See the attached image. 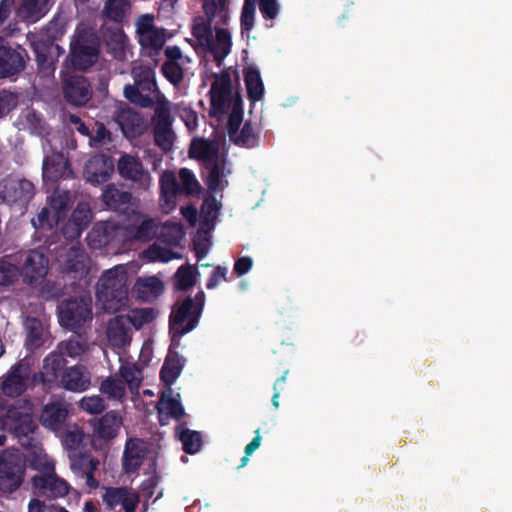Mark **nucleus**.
I'll return each instance as SVG.
<instances>
[{
  "label": "nucleus",
  "instance_id": "nucleus-1",
  "mask_svg": "<svg viewBox=\"0 0 512 512\" xmlns=\"http://www.w3.org/2000/svg\"><path fill=\"white\" fill-rule=\"evenodd\" d=\"M230 71L214 76L210 89V116L225 124L229 135L237 144H247L253 136L252 127L246 123L239 135H235L241 120V99L233 89Z\"/></svg>",
  "mask_w": 512,
  "mask_h": 512
},
{
  "label": "nucleus",
  "instance_id": "nucleus-2",
  "mask_svg": "<svg viewBox=\"0 0 512 512\" xmlns=\"http://www.w3.org/2000/svg\"><path fill=\"white\" fill-rule=\"evenodd\" d=\"M32 415L31 403L18 402L8 410L3 425L18 438L23 447L28 449L26 457L31 466L41 473L39 476L50 475L54 471V463L34 437L36 425Z\"/></svg>",
  "mask_w": 512,
  "mask_h": 512
},
{
  "label": "nucleus",
  "instance_id": "nucleus-3",
  "mask_svg": "<svg viewBox=\"0 0 512 512\" xmlns=\"http://www.w3.org/2000/svg\"><path fill=\"white\" fill-rule=\"evenodd\" d=\"M128 282V271L124 265L104 271L96 284L98 306L109 313L125 308L129 303Z\"/></svg>",
  "mask_w": 512,
  "mask_h": 512
},
{
  "label": "nucleus",
  "instance_id": "nucleus-4",
  "mask_svg": "<svg viewBox=\"0 0 512 512\" xmlns=\"http://www.w3.org/2000/svg\"><path fill=\"white\" fill-rule=\"evenodd\" d=\"M210 25V20L198 17L193 22L192 34L198 45L211 53L220 63L231 51V33L225 28H216L213 33Z\"/></svg>",
  "mask_w": 512,
  "mask_h": 512
},
{
  "label": "nucleus",
  "instance_id": "nucleus-5",
  "mask_svg": "<svg viewBox=\"0 0 512 512\" xmlns=\"http://www.w3.org/2000/svg\"><path fill=\"white\" fill-rule=\"evenodd\" d=\"M25 463L22 455L15 450H6L0 454V490L11 493L23 482Z\"/></svg>",
  "mask_w": 512,
  "mask_h": 512
},
{
  "label": "nucleus",
  "instance_id": "nucleus-6",
  "mask_svg": "<svg viewBox=\"0 0 512 512\" xmlns=\"http://www.w3.org/2000/svg\"><path fill=\"white\" fill-rule=\"evenodd\" d=\"M204 293L199 292L194 299L187 298L176 306L171 314V330L174 334L183 335L196 326L204 304Z\"/></svg>",
  "mask_w": 512,
  "mask_h": 512
},
{
  "label": "nucleus",
  "instance_id": "nucleus-7",
  "mask_svg": "<svg viewBox=\"0 0 512 512\" xmlns=\"http://www.w3.org/2000/svg\"><path fill=\"white\" fill-rule=\"evenodd\" d=\"M73 201L74 196L69 191L56 189L52 195L48 197L47 206L38 214L37 219L32 220L33 225L35 227L47 226L48 228H52L65 217Z\"/></svg>",
  "mask_w": 512,
  "mask_h": 512
},
{
  "label": "nucleus",
  "instance_id": "nucleus-8",
  "mask_svg": "<svg viewBox=\"0 0 512 512\" xmlns=\"http://www.w3.org/2000/svg\"><path fill=\"white\" fill-rule=\"evenodd\" d=\"M170 112V102L163 94H158L154 116V137L155 143L164 151H170L175 141Z\"/></svg>",
  "mask_w": 512,
  "mask_h": 512
},
{
  "label": "nucleus",
  "instance_id": "nucleus-9",
  "mask_svg": "<svg viewBox=\"0 0 512 512\" xmlns=\"http://www.w3.org/2000/svg\"><path fill=\"white\" fill-rule=\"evenodd\" d=\"M136 37L143 50L149 55H156L166 41L165 30L156 27L154 15L143 14L135 21Z\"/></svg>",
  "mask_w": 512,
  "mask_h": 512
},
{
  "label": "nucleus",
  "instance_id": "nucleus-10",
  "mask_svg": "<svg viewBox=\"0 0 512 512\" xmlns=\"http://www.w3.org/2000/svg\"><path fill=\"white\" fill-rule=\"evenodd\" d=\"M34 196L33 184L20 178H9L0 182V198L12 208L23 213Z\"/></svg>",
  "mask_w": 512,
  "mask_h": 512
},
{
  "label": "nucleus",
  "instance_id": "nucleus-11",
  "mask_svg": "<svg viewBox=\"0 0 512 512\" xmlns=\"http://www.w3.org/2000/svg\"><path fill=\"white\" fill-rule=\"evenodd\" d=\"M98 58V45L93 35H79L71 46L70 64L78 70H86Z\"/></svg>",
  "mask_w": 512,
  "mask_h": 512
},
{
  "label": "nucleus",
  "instance_id": "nucleus-12",
  "mask_svg": "<svg viewBox=\"0 0 512 512\" xmlns=\"http://www.w3.org/2000/svg\"><path fill=\"white\" fill-rule=\"evenodd\" d=\"M91 318L90 300H69L62 302L59 307V321L62 326L76 330Z\"/></svg>",
  "mask_w": 512,
  "mask_h": 512
},
{
  "label": "nucleus",
  "instance_id": "nucleus-13",
  "mask_svg": "<svg viewBox=\"0 0 512 512\" xmlns=\"http://www.w3.org/2000/svg\"><path fill=\"white\" fill-rule=\"evenodd\" d=\"M117 169L121 177L132 181L138 188L148 190L151 187V174L138 158L128 154L121 156Z\"/></svg>",
  "mask_w": 512,
  "mask_h": 512
},
{
  "label": "nucleus",
  "instance_id": "nucleus-14",
  "mask_svg": "<svg viewBox=\"0 0 512 512\" xmlns=\"http://www.w3.org/2000/svg\"><path fill=\"white\" fill-rule=\"evenodd\" d=\"M32 370L30 364L22 361L11 368L2 381V391L9 397L23 393L31 383Z\"/></svg>",
  "mask_w": 512,
  "mask_h": 512
},
{
  "label": "nucleus",
  "instance_id": "nucleus-15",
  "mask_svg": "<svg viewBox=\"0 0 512 512\" xmlns=\"http://www.w3.org/2000/svg\"><path fill=\"white\" fill-rule=\"evenodd\" d=\"M102 501L111 509L120 505L125 512H135L140 502V496L131 487H105Z\"/></svg>",
  "mask_w": 512,
  "mask_h": 512
},
{
  "label": "nucleus",
  "instance_id": "nucleus-16",
  "mask_svg": "<svg viewBox=\"0 0 512 512\" xmlns=\"http://www.w3.org/2000/svg\"><path fill=\"white\" fill-rule=\"evenodd\" d=\"M22 275L26 282L36 283L43 279L48 271V260L39 250H31L20 255Z\"/></svg>",
  "mask_w": 512,
  "mask_h": 512
},
{
  "label": "nucleus",
  "instance_id": "nucleus-17",
  "mask_svg": "<svg viewBox=\"0 0 512 512\" xmlns=\"http://www.w3.org/2000/svg\"><path fill=\"white\" fill-rule=\"evenodd\" d=\"M114 117L122 133L128 138L139 136L146 129L143 118L125 103L117 104Z\"/></svg>",
  "mask_w": 512,
  "mask_h": 512
},
{
  "label": "nucleus",
  "instance_id": "nucleus-18",
  "mask_svg": "<svg viewBox=\"0 0 512 512\" xmlns=\"http://www.w3.org/2000/svg\"><path fill=\"white\" fill-rule=\"evenodd\" d=\"M113 172V160L105 155H96L86 162L83 175L87 182L98 185L106 182Z\"/></svg>",
  "mask_w": 512,
  "mask_h": 512
},
{
  "label": "nucleus",
  "instance_id": "nucleus-19",
  "mask_svg": "<svg viewBox=\"0 0 512 512\" xmlns=\"http://www.w3.org/2000/svg\"><path fill=\"white\" fill-rule=\"evenodd\" d=\"M167 57L166 62L162 66L165 77L174 85L183 79V72L190 64V59L184 56L177 46H168L165 49Z\"/></svg>",
  "mask_w": 512,
  "mask_h": 512
},
{
  "label": "nucleus",
  "instance_id": "nucleus-20",
  "mask_svg": "<svg viewBox=\"0 0 512 512\" xmlns=\"http://www.w3.org/2000/svg\"><path fill=\"white\" fill-rule=\"evenodd\" d=\"M63 82L64 96L71 104L81 106L89 101L90 87L82 76L65 75Z\"/></svg>",
  "mask_w": 512,
  "mask_h": 512
},
{
  "label": "nucleus",
  "instance_id": "nucleus-21",
  "mask_svg": "<svg viewBox=\"0 0 512 512\" xmlns=\"http://www.w3.org/2000/svg\"><path fill=\"white\" fill-rule=\"evenodd\" d=\"M68 407L69 405L62 400L47 403L40 414V423L52 431H60L68 416Z\"/></svg>",
  "mask_w": 512,
  "mask_h": 512
},
{
  "label": "nucleus",
  "instance_id": "nucleus-22",
  "mask_svg": "<svg viewBox=\"0 0 512 512\" xmlns=\"http://www.w3.org/2000/svg\"><path fill=\"white\" fill-rule=\"evenodd\" d=\"M32 482L34 492L39 496L57 498L63 497L69 491L68 484L54 473L46 476H34Z\"/></svg>",
  "mask_w": 512,
  "mask_h": 512
},
{
  "label": "nucleus",
  "instance_id": "nucleus-23",
  "mask_svg": "<svg viewBox=\"0 0 512 512\" xmlns=\"http://www.w3.org/2000/svg\"><path fill=\"white\" fill-rule=\"evenodd\" d=\"M164 291V283L158 276H142L136 279L132 294L143 301H152Z\"/></svg>",
  "mask_w": 512,
  "mask_h": 512
},
{
  "label": "nucleus",
  "instance_id": "nucleus-24",
  "mask_svg": "<svg viewBox=\"0 0 512 512\" xmlns=\"http://www.w3.org/2000/svg\"><path fill=\"white\" fill-rule=\"evenodd\" d=\"M148 452L146 442L138 439L127 441L123 453V468L126 473L136 471L142 464Z\"/></svg>",
  "mask_w": 512,
  "mask_h": 512
},
{
  "label": "nucleus",
  "instance_id": "nucleus-25",
  "mask_svg": "<svg viewBox=\"0 0 512 512\" xmlns=\"http://www.w3.org/2000/svg\"><path fill=\"white\" fill-rule=\"evenodd\" d=\"M123 315L109 320L106 329L108 342L114 347H124L131 340V328Z\"/></svg>",
  "mask_w": 512,
  "mask_h": 512
},
{
  "label": "nucleus",
  "instance_id": "nucleus-26",
  "mask_svg": "<svg viewBox=\"0 0 512 512\" xmlns=\"http://www.w3.org/2000/svg\"><path fill=\"white\" fill-rule=\"evenodd\" d=\"M60 383L67 390L81 392L90 386V374L86 368L74 366L63 373Z\"/></svg>",
  "mask_w": 512,
  "mask_h": 512
},
{
  "label": "nucleus",
  "instance_id": "nucleus-27",
  "mask_svg": "<svg viewBox=\"0 0 512 512\" xmlns=\"http://www.w3.org/2000/svg\"><path fill=\"white\" fill-rule=\"evenodd\" d=\"M161 186V207L164 212H170L176 205V195L181 187L176 181L175 175L165 171L160 178Z\"/></svg>",
  "mask_w": 512,
  "mask_h": 512
},
{
  "label": "nucleus",
  "instance_id": "nucleus-28",
  "mask_svg": "<svg viewBox=\"0 0 512 512\" xmlns=\"http://www.w3.org/2000/svg\"><path fill=\"white\" fill-rule=\"evenodd\" d=\"M24 68V59L20 52L0 47V78L20 72Z\"/></svg>",
  "mask_w": 512,
  "mask_h": 512
},
{
  "label": "nucleus",
  "instance_id": "nucleus-29",
  "mask_svg": "<svg viewBox=\"0 0 512 512\" xmlns=\"http://www.w3.org/2000/svg\"><path fill=\"white\" fill-rule=\"evenodd\" d=\"M51 0H21L18 16L27 22L34 23L42 18L50 8Z\"/></svg>",
  "mask_w": 512,
  "mask_h": 512
},
{
  "label": "nucleus",
  "instance_id": "nucleus-30",
  "mask_svg": "<svg viewBox=\"0 0 512 512\" xmlns=\"http://www.w3.org/2000/svg\"><path fill=\"white\" fill-rule=\"evenodd\" d=\"M122 424V417L117 412L110 411L99 419L95 432L100 438L110 440L118 435Z\"/></svg>",
  "mask_w": 512,
  "mask_h": 512
},
{
  "label": "nucleus",
  "instance_id": "nucleus-31",
  "mask_svg": "<svg viewBox=\"0 0 512 512\" xmlns=\"http://www.w3.org/2000/svg\"><path fill=\"white\" fill-rule=\"evenodd\" d=\"M157 408L160 421L163 424L168 416L178 419L184 415V409L179 400L176 397H172V389L170 387L162 393Z\"/></svg>",
  "mask_w": 512,
  "mask_h": 512
},
{
  "label": "nucleus",
  "instance_id": "nucleus-32",
  "mask_svg": "<svg viewBox=\"0 0 512 512\" xmlns=\"http://www.w3.org/2000/svg\"><path fill=\"white\" fill-rule=\"evenodd\" d=\"M65 365L62 354L51 353L43 361V367L40 372V379L43 383L51 385L57 382L58 373Z\"/></svg>",
  "mask_w": 512,
  "mask_h": 512
},
{
  "label": "nucleus",
  "instance_id": "nucleus-33",
  "mask_svg": "<svg viewBox=\"0 0 512 512\" xmlns=\"http://www.w3.org/2000/svg\"><path fill=\"white\" fill-rule=\"evenodd\" d=\"M190 156L193 158L207 161L209 164L219 160L218 144L206 139H195L190 146Z\"/></svg>",
  "mask_w": 512,
  "mask_h": 512
},
{
  "label": "nucleus",
  "instance_id": "nucleus-34",
  "mask_svg": "<svg viewBox=\"0 0 512 512\" xmlns=\"http://www.w3.org/2000/svg\"><path fill=\"white\" fill-rule=\"evenodd\" d=\"M68 162L62 154L54 153L43 162V177L55 181L66 175Z\"/></svg>",
  "mask_w": 512,
  "mask_h": 512
},
{
  "label": "nucleus",
  "instance_id": "nucleus-35",
  "mask_svg": "<svg viewBox=\"0 0 512 512\" xmlns=\"http://www.w3.org/2000/svg\"><path fill=\"white\" fill-rule=\"evenodd\" d=\"M63 265L66 270L82 277L88 273L89 259L81 249L72 246L67 257L63 260Z\"/></svg>",
  "mask_w": 512,
  "mask_h": 512
},
{
  "label": "nucleus",
  "instance_id": "nucleus-36",
  "mask_svg": "<svg viewBox=\"0 0 512 512\" xmlns=\"http://www.w3.org/2000/svg\"><path fill=\"white\" fill-rule=\"evenodd\" d=\"M132 75L136 85L141 88L142 91L155 92V96L161 94L157 89L155 72L150 67L135 65L132 68Z\"/></svg>",
  "mask_w": 512,
  "mask_h": 512
},
{
  "label": "nucleus",
  "instance_id": "nucleus-37",
  "mask_svg": "<svg viewBox=\"0 0 512 512\" xmlns=\"http://www.w3.org/2000/svg\"><path fill=\"white\" fill-rule=\"evenodd\" d=\"M92 219L90 206L85 202H80L72 213L71 232H67L69 237L79 236L84 228L88 226Z\"/></svg>",
  "mask_w": 512,
  "mask_h": 512
},
{
  "label": "nucleus",
  "instance_id": "nucleus-38",
  "mask_svg": "<svg viewBox=\"0 0 512 512\" xmlns=\"http://www.w3.org/2000/svg\"><path fill=\"white\" fill-rule=\"evenodd\" d=\"M256 0H244L241 11L240 23L242 36L251 38V32L255 25Z\"/></svg>",
  "mask_w": 512,
  "mask_h": 512
},
{
  "label": "nucleus",
  "instance_id": "nucleus-39",
  "mask_svg": "<svg viewBox=\"0 0 512 512\" xmlns=\"http://www.w3.org/2000/svg\"><path fill=\"white\" fill-rule=\"evenodd\" d=\"M227 173L222 160L209 164L208 185L211 190H221L227 185Z\"/></svg>",
  "mask_w": 512,
  "mask_h": 512
},
{
  "label": "nucleus",
  "instance_id": "nucleus-40",
  "mask_svg": "<svg viewBox=\"0 0 512 512\" xmlns=\"http://www.w3.org/2000/svg\"><path fill=\"white\" fill-rule=\"evenodd\" d=\"M182 371V363L177 355H169L161 370V379L167 386H171Z\"/></svg>",
  "mask_w": 512,
  "mask_h": 512
},
{
  "label": "nucleus",
  "instance_id": "nucleus-41",
  "mask_svg": "<svg viewBox=\"0 0 512 512\" xmlns=\"http://www.w3.org/2000/svg\"><path fill=\"white\" fill-rule=\"evenodd\" d=\"M157 316V312L153 308H141L131 310L124 316L127 324L132 325L135 329H140L146 324L151 323Z\"/></svg>",
  "mask_w": 512,
  "mask_h": 512
},
{
  "label": "nucleus",
  "instance_id": "nucleus-42",
  "mask_svg": "<svg viewBox=\"0 0 512 512\" xmlns=\"http://www.w3.org/2000/svg\"><path fill=\"white\" fill-rule=\"evenodd\" d=\"M27 345L30 348H38L44 342L46 331L42 323L36 319H28L26 322Z\"/></svg>",
  "mask_w": 512,
  "mask_h": 512
},
{
  "label": "nucleus",
  "instance_id": "nucleus-43",
  "mask_svg": "<svg viewBox=\"0 0 512 512\" xmlns=\"http://www.w3.org/2000/svg\"><path fill=\"white\" fill-rule=\"evenodd\" d=\"M121 378L127 383L132 393L136 392L143 379L141 370L134 364L126 363L121 365L119 370Z\"/></svg>",
  "mask_w": 512,
  "mask_h": 512
},
{
  "label": "nucleus",
  "instance_id": "nucleus-44",
  "mask_svg": "<svg viewBox=\"0 0 512 512\" xmlns=\"http://www.w3.org/2000/svg\"><path fill=\"white\" fill-rule=\"evenodd\" d=\"M101 393L110 399L121 400L125 395V386L121 379L108 377L99 386Z\"/></svg>",
  "mask_w": 512,
  "mask_h": 512
},
{
  "label": "nucleus",
  "instance_id": "nucleus-45",
  "mask_svg": "<svg viewBox=\"0 0 512 512\" xmlns=\"http://www.w3.org/2000/svg\"><path fill=\"white\" fill-rule=\"evenodd\" d=\"M103 201L108 207L117 208L131 199L128 192L119 190L115 185H108L102 194Z\"/></svg>",
  "mask_w": 512,
  "mask_h": 512
},
{
  "label": "nucleus",
  "instance_id": "nucleus-46",
  "mask_svg": "<svg viewBox=\"0 0 512 512\" xmlns=\"http://www.w3.org/2000/svg\"><path fill=\"white\" fill-rule=\"evenodd\" d=\"M177 435L183 444V449L190 454L196 453L201 446V436L196 431L183 427L177 429Z\"/></svg>",
  "mask_w": 512,
  "mask_h": 512
},
{
  "label": "nucleus",
  "instance_id": "nucleus-47",
  "mask_svg": "<svg viewBox=\"0 0 512 512\" xmlns=\"http://www.w3.org/2000/svg\"><path fill=\"white\" fill-rule=\"evenodd\" d=\"M143 257L148 261L168 262L178 255L165 246L154 244L143 252Z\"/></svg>",
  "mask_w": 512,
  "mask_h": 512
},
{
  "label": "nucleus",
  "instance_id": "nucleus-48",
  "mask_svg": "<svg viewBox=\"0 0 512 512\" xmlns=\"http://www.w3.org/2000/svg\"><path fill=\"white\" fill-rule=\"evenodd\" d=\"M112 225L109 223H98L94 226L88 235L90 245L98 247L104 245L110 240V230Z\"/></svg>",
  "mask_w": 512,
  "mask_h": 512
},
{
  "label": "nucleus",
  "instance_id": "nucleus-49",
  "mask_svg": "<svg viewBox=\"0 0 512 512\" xmlns=\"http://www.w3.org/2000/svg\"><path fill=\"white\" fill-rule=\"evenodd\" d=\"M141 88H136L132 85L124 87V96L132 103L139 105L144 108L151 107L154 103L156 104V96L154 98L142 94Z\"/></svg>",
  "mask_w": 512,
  "mask_h": 512
},
{
  "label": "nucleus",
  "instance_id": "nucleus-50",
  "mask_svg": "<svg viewBox=\"0 0 512 512\" xmlns=\"http://www.w3.org/2000/svg\"><path fill=\"white\" fill-rule=\"evenodd\" d=\"M78 406L81 410L89 414H100L106 408L103 398L99 395L83 397L79 401Z\"/></svg>",
  "mask_w": 512,
  "mask_h": 512
},
{
  "label": "nucleus",
  "instance_id": "nucleus-51",
  "mask_svg": "<svg viewBox=\"0 0 512 512\" xmlns=\"http://www.w3.org/2000/svg\"><path fill=\"white\" fill-rule=\"evenodd\" d=\"M128 3L126 0H107L104 13L107 18L119 21L127 11Z\"/></svg>",
  "mask_w": 512,
  "mask_h": 512
},
{
  "label": "nucleus",
  "instance_id": "nucleus-52",
  "mask_svg": "<svg viewBox=\"0 0 512 512\" xmlns=\"http://www.w3.org/2000/svg\"><path fill=\"white\" fill-rule=\"evenodd\" d=\"M161 237L171 245H177L184 236L182 227L177 223H166L162 226Z\"/></svg>",
  "mask_w": 512,
  "mask_h": 512
},
{
  "label": "nucleus",
  "instance_id": "nucleus-53",
  "mask_svg": "<svg viewBox=\"0 0 512 512\" xmlns=\"http://www.w3.org/2000/svg\"><path fill=\"white\" fill-rule=\"evenodd\" d=\"M18 276V269L10 258L0 261V284L12 283Z\"/></svg>",
  "mask_w": 512,
  "mask_h": 512
},
{
  "label": "nucleus",
  "instance_id": "nucleus-54",
  "mask_svg": "<svg viewBox=\"0 0 512 512\" xmlns=\"http://www.w3.org/2000/svg\"><path fill=\"white\" fill-rule=\"evenodd\" d=\"M176 286L179 289L185 290L194 285L195 283V272L190 266H181L176 275Z\"/></svg>",
  "mask_w": 512,
  "mask_h": 512
},
{
  "label": "nucleus",
  "instance_id": "nucleus-55",
  "mask_svg": "<svg viewBox=\"0 0 512 512\" xmlns=\"http://www.w3.org/2000/svg\"><path fill=\"white\" fill-rule=\"evenodd\" d=\"M258 9L265 20H274L280 12L278 0H258Z\"/></svg>",
  "mask_w": 512,
  "mask_h": 512
},
{
  "label": "nucleus",
  "instance_id": "nucleus-56",
  "mask_svg": "<svg viewBox=\"0 0 512 512\" xmlns=\"http://www.w3.org/2000/svg\"><path fill=\"white\" fill-rule=\"evenodd\" d=\"M179 177L182 183V189L189 194L197 193L200 185L195 176L187 168H182L179 172Z\"/></svg>",
  "mask_w": 512,
  "mask_h": 512
},
{
  "label": "nucleus",
  "instance_id": "nucleus-57",
  "mask_svg": "<svg viewBox=\"0 0 512 512\" xmlns=\"http://www.w3.org/2000/svg\"><path fill=\"white\" fill-rule=\"evenodd\" d=\"M88 350V344L80 336H74L66 343V351L70 357H79Z\"/></svg>",
  "mask_w": 512,
  "mask_h": 512
},
{
  "label": "nucleus",
  "instance_id": "nucleus-58",
  "mask_svg": "<svg viewBox=\"0 0 512 512\" xmlns=\"http://www.w3.org/2000/svg\"><path fill=\"white\" fill-rule=\"evenodd\" d=\"M84 438V433L77 425H68L65 430L64 442L69 447L78 446Z\"/></svg>",
  "mask_w": 512,
  "mask_h": 512
},
{
  "label": "nucleus",
  "instance_id": "nucleus-59",
  "mask_svg": "<svg viewBox=\"0 0 512 512\" xmlns=\"http://www.w3.org/2000/svg\"><path fill=\"white\" fill-rule=\"evenodd\" d=\"M90 142L95 144H106L111 141L110 132L101 123H96L90 133Z\"/></svg>",
  "mask_w": 512,
  "mask_h": 512
},
{
  "label": "nucleus",
  "instance_id": "nucleus-60",
  "mask_svg": "<svg viewBox=\"0 0 512 512\" xmlns=\"http://www.w3.org/2000/svg\"><path fill=\"white\" fill-rule=\"evenodd\" d=\"M82 466L87 470L86 472V483L91 488L98 487V481L92 476V471L95 470L99 462L89 457L81 458Z\"/></svg>",
  "mask_w": 512,
  "mask_h": 512
},
{
  "label": "nucleus",
  "instance_id": "nucleus-61",
  "mask_svg": "<svg viewBox=\"0 0 512 512\" xmlns=\"http://www.w3.org/2000/svg\"><path fill=\"white\" fill-rule=\"evenodd\" d=\"M17 104L14 94L7 91L0 92V117L8 113Z\"/></svg>",
  "mask_w": 512,
  "mask_h": 512
},
{
  "label": "nucleus",
  "instance_id": "nucleus-62",
  "mask_svg": "<svg viewBox=\"0 0 512 512\" xmlns=\"http://www.w3.org/2000/svg\"><path fill=\"white\" fill-rule=\"evenodd\" d=\"M245 82L250 99H256V71L253 68L245 71Z\"/></svg>",
  "mask_w": 512,
  "mask_h": 512
},
{
  "label": "nucleus",
  "instance_id": "nucleus-63",
  "mask_svg": "<svg viewBox=\"0 0 512 512\" xmlns=\"http://www.w3.org/2000/svg\"><path fill=\"white\" fill-rule=\"evenodd\" d=\"M253 263L254 262L251 257H241L234 265V272L238 276H242L252 269Z\"/></svg>",
  "mask_w": 512,
  "mask_h": 512
},
{
  "label": "nucleus",
  "instance_id": "nucleus-64",
  "mask_svg": "<svg viewBox=\"0 0 512 512\" xmlns=\"http://www.w3.org/2000/svg\"><path fill=\"white\" fill-rule=\"evenodd\" d=\"M227 267L218 266L207 283L208 288H213L226 279Z\"/></svg>",
  "mask_w": 512,
  "mask_h": 512
}]
</instances>
